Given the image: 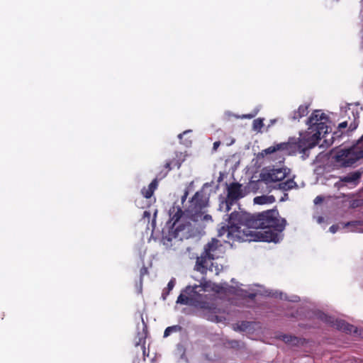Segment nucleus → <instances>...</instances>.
I'll return each instance as SVG.
<instances>
[{
	"mask_svg": "<svg viewBox=\"0 0 363 363\" xmlns=\"http://www.w3.org/2000/svg\"><path fill=\"white\" fill-rule=\"evenodd\" d=\"M218 229V236H225L226 242L245 241L250 240L251 228L269 229L262 234L266 242H277L279 240V233L286 227V220L280 217L277 208L264 211L261 213L251 214L245 211H234L226 219Z\"/></svg>",
	"mask_w": 363,
	"mask_h": 363,
	"instance_id": "f257e3e1",
	"label": "nucleus"
},
{
	"mask_svg": "<svg viewBox=\"0 0 363 363\" xmlns=\"http://www.w3.org/2000/svg\"><path fill=\"white\" fill-rule=\"evenodd\" d=\"M328 121V116L321 111H314L308 119L309 127L306 133L298 138L297 140H289L287 143H281L275 145L270 146L260 152L264 157L277 152H287L289 154H301L303 160H306L309 156V151L318 144L321 138H324V142L328 145H331L333 139L332 133L328 131L330 127L327 125Z\"/></svg>",
	"mask_w": 363,
	"mask_h": 363,
	"instance_id": "f03ea898",
	"label": "nucleus"
},
{
	"mask_svg": "<svg viewBox=\"0 0 363 363\" xmlns=\"http://www.w3.org/2000/svg\"><path fill=\"white\" fill-rule=\"evenodd\" d=\"M177 298V303L183 305H189L199 308L209 313H216L218 308L216 305L209 301V297L204 294L203 286L195 285L188 286Z\"/></svg>",
	"mask_w": 363,
	"mask_h": 363,
	"instance_id": "7ed1b4c3",
	"label": "nucleus"
},
{
	"mask_svg": "<svg viewBox=\"0 0 363 363\" xmlns=\"http://www.w3.org/2000/svg\"><path fill=\"white\" fill-rule=\"evenodd\" d=\"M222 245L216 238H212L210 242L204 245L203 251L199 257H197L195 270L201 274H206L208 270L218 274L220 271L219 265H214L213 261L220 257Z\"/></svg>",
	"mask_w": 363,
	"mask_h": 363,
	"instance_id": "20e7f679",
	"label": "nucleus"
},
{
	"mask_svg": "<svg viewBox=\"0 0 363 363\" xmlns=\"http://www.w3.org/2000/svg\"><path fill=\"white\" fill-rule=\"evenodd\" d=\"M331 159L338 167H350L363 159V135L349 147L338 148L331 152Z\"/></svg>",
	"mask_w": 363,
	"mask_h": 363,
	"instance_id": "39448f33",
	"label": "nucleus"
},
{
	"mask_svg": "<svg viewBox=\"0 0 363 363\" xmlns=\"http://www.w3.org/2000/svg\"><path fill=\"white\" fill-rule=\"evenodd\" d=\"M189 203L184 210L185 217L188 220L194 222L212 220L211 216L206 213L208 198L203 191H196Z\"/></svg>",
	"mask_w": 363,
	"mask_h": 363,
	"instance_id": "423d86ee",
	"label": "nucleus"
},
{
	"mask_svg": "<svg viewBox=\"0 0 363 363\" xmlns=\"http://www.w3.org/2000/svg\"><path fill=\"white\" fill-rule=\"evenodd\" d=\"M345 112L348 120L339 123L337 130L332 133L330 139H333V142L341 138L344 133L354 130L359 125V114L357 111H354L349 108Z\"/></svg>",
	"mask_w": 363,
	"mask_h": 363,
	"instance_id": "0eeeda50",
	"label": "nucleus"
},
{
	"mask_svg": "<svg viewBox=\"0 0 363 363\" xmlns=\"http://www.w3.org/2000/svg\"><path fill=\"white\" fill-rule=\"evenodd\" d=\"M227 196L225 199L221 201L220 208L225 206V212H228L231 209V206L235 204L239 199L245 196V194L242 189V184L238 182L230 184L227 189Z\"/></svg>",
	"mask_w": 363,
	"mask_h": 363,
	"instance_id": "6e6552de",
	"label": "nucleus"
},
{
	"mask_svg": "<svg viewBox=\"0 0 363 363\" xmlns=\"http://www.w3.org/2000/svg\"><path fill=\"white\" fill-rule=\"evenodd\" d=\"M320 319L325 323L329 324L332 327L338 330L342 331L347 334L357 333V328L343 320L335 319L333 317L323 314L320 316Z\"/></svg>",
	"mask_w": 363,
	"mask_h": 363,
	"instance_id": "1a4fd4ad",
	"label": "nucleus"
},
{
	"mask_svg": "<svg viewBox=\"0 0 363 363\" xmlns=\"http://www.w3.org/2000/svg\"><path fill=\"white\" fill-rule=\"evenodd\" d=\"M289 172L290 170L288 168H272L264 171L261 177L266 183L277 182L284 179Z\"/></svg>",
	"mask_w": 363,
	"mask_h": 363,
	"instance_id": "9d476101",
	"label": "nucleus"
},
{
	"mask_svg": "<svg viewBox=\"0 0 363 363\" xmlns=\"http://www.w3.org/2000/svg\"><path fill=\"white\" fill-rule=\"evenodd\" d=\"M169 220L168 221L167 224H169L172 228L175 227L176 224L180 220L181 218H183L184 219L188 220L185 217L184 211H183L179 206L174 205L172 206L169 210Z\"/></svg>",
	"mask_w": 363,
	"mask_h": 363,
	"instance_id": "9b49d317",
	"label": "nucleus"
},
{
	"mask_svg": "<svg viewBox=\"0 0 363 363\" xmlns=\"http://www.w3.org/2000/svg\"><path fill=\"white\" fill-rule=\"evenodd\" d=\"M157 185L158 181L157 178H156L152 181V182L149 184V186L147 188L144 187L142 189L141 193L143 196L146 199H150L153 195L154 191L157 187Z\"/></svg>",
	"mask_w": 363,
	"mask_h": 363,
	"instance_id": "f8f14e48",
	"label": "nucleus"
},
{
	"mask_svg": "<svg viewBox=\"0 0 363 363\" xmlns=\"http://www.w3.org/2000/svg\"><path fill=\"white\" fill-rule=\"evenodd\" d=\"M281 340L286 344L298 346L299 345H303V340L299 338L298 337L291 335H283L281 336Z\"/></svg>",
	"mask_w": 363,
	"mask_h": 363,
	"instance_id": "ddd939ff",
	"label": "nucleus"
},
{
	"mask_svg": "<svg viewBox=\"0 0 363 363\" xmlns=\"http://www.w3.org/2000/svg\"><path fill=\"white\" fill-rule=\"evenodd\" d=\"M308 113V105H301L296 111L293 112L292 120H299Z\"/></svg>",
	"mask_w": 363,
	"mask_h": 363,
	"instance_id": "4468645a",
	"label": "nucleus"
},
{
	"mask_svg": "<svg viewBox=\"0 0 363 363\" xmlns=\"http://www.w3.org/2000/svg\"><path fill=\"white\" fill-rule=\"evenodd\" d=\"M361 177L359 172H354L340 178V181L344 183H356Z\"/></svg>",
	"mask_w": 363,
	"mask_h": 363,
	"instance_id": "2eb2a0df",
	"label": "nucleus"
},
{
	"mask_svg": "<svg viewBox=\"0 0 363 363\" xmlns=\"http://www.w3.org/2000/svg\"><path fill=\"white\" fill-rule=\"evenodd\" d=\"M146 337H147V332L145 331V329L144 328L143 333H138V336L136 337L137 340H135V346H140L141 348L143 350V352H145V343H146Z\"/></svg>",
	"mask_w": 363,
	"mask_h": 363,
	"instance_id": "dca6fc26",
	"label": "nucleus"
},
{
	"mask_svg": "<svg viewBox=\"0 0 363 363\" xmlns=\"http://www.w3.org/2000/svg\"><path fill=\"white\" fill-rule=\"evenodd\" d=\"M279 189L284 191H289L297 186L296 183L294 182V179L289 178L286 179L285 182H280L279 184Z\"/></svg>",
	"mask_w": 363,
	"mask_h": 363,
	"instance_id": "f3484780",
	"label": "nucleus"
},
{
	"mask_svg": "<svg viewBox=\"0 0 363 363\" xmlns=\"http://www.w3.org/2000/svg\"><path fill=\"white\" fill-rule=\"evenodd\" d=\"M275 201V199L273 196H256L254 199V203L256 204H266V203H272Z\"/></svg>",
	"mask_w": 363,
	"mask_h": 363,
	"instance_id": "a211bd4d",
	"label": "nucleus"
},
{
	"mask_svg": "<svg viewBox=\"0 0 363 363\" xmlns=\"http://www.w3.org/2000/svg\"><path fill=\"white\" fill-rule=\"evenodd\" d=\"M182 153H176V157L173 159L170 160L169 162L172 163L173 168H177L179 169L182 163L184 161V159H181Z\"/></svg>",
	"mask_w": 363,
	"mask_h": 363,
	"instance_id": "6ab92c4d",
	"label": "nucleus"
},
{
	"mask_svg": "<svg viewBox=\"0 0 363 363\" xmlns=\"http://www.w3.org/2000/svg\"><path fill=\"white\" fill-rule=\"evenodd\" d=\"M172 163L169 162V160L167 161L164 167L165 169V172L164 173H162V172H161L158 175H157V178H159L160 179L164 178V177L167 176V174H168V172L172 170L173 168L172 167Z\"/></svg>",
	"mask_w": 363,
	"mask_h": 363,
	"instance_id": "aec40b11",
	"label": "nucleus"
},
{
	"mask_svg": "<svg viewBox=\"0 0 363 363\" xmlns=\"http://www.w3.org/2000/svg\"><path fill=\"white\" fill-rule=\"evenodd\" d=\"M181 327L178 325L167 327L164 332V337H167L173 332H177L180 330Z\"/></svg>",
	"mask_w": 363,
	"mask_h": 363,
	"instance_id": "412c9836",
	"label": "nucleus"
},
{
	"mask_svg": "<svg viewBox=\"0 0 363 363\" xmlns=\"http://www.w3.org/2000/svg\"><path fill=\"white\" fill-rule=\"evenodd\" d=\"M253 129L255 130H259L264 125L263 119L257 118L253 121Z\"/></svg>",
	"mask_w": 363,
	"mask_h": 363,
	"instance_id": "4be33fe9",
	"label": "nucleus"
},
{
	"mask_svg": "<svg viewBox=\"0 0 363 363\" xmlns=\"http://www.w3.org/2000/svg\"><path fill=\"white\" fill-rule=\"evenodd\" d=\"M324 200V197L323 196H318L314 199V203L315 204H320Z\"/></svg>",
	"mask_w": 363,
	"mask_h": 363,
	"instance_id": "5701e85b",
	"label": "nucleus"
},
{
	"mask_svg": "<svg viewBox=\"0 0 363 363\" xmlns=\"http://www.w3.org/2000/svg\"><path fill=\"white\" fill-rule=\"evenodd\" d=\"M249 326V322H242L241 325L238 327L240 330H245Z\"/></svg>",
	"mask_w": 363,
	"mask_h": 363,
	"instance_id": "b1692460",
	"label": "nucleus"
},
{
	"mask_svg": "<svg viewBox=\"0 0 363 363\" xmlns=\"http://www.w3.org/2000/svg\"><path fill=\"white\" fill-rule=\"evenodd\" d=\"M361 225V222L359 221H350V222H348L345 225L346 226H357V225Z\"/></svg>",
	"mask_w": 363,
	"mask_h": 363,
	"instance_id": "393cba45",
	"label": "nucleus"
},
{
	"mask_svg": "<svg viewBox=\"0 0 363 363\" xmlns=\"http://www.w3.org/2000/svg\"><path fill=\"white\" fill-rule=\"evenodd\" d=\"M150 216H151V214H150V211H145L143 212V218L144 219L147 218V222H149V220H150Z\"/></svg>",
	"mask_w": 363,
	"mask_h": 363,
	"instance_id": "a878e982",
	"label": "nucleus"
},
{
	"mask_svg": "<svg viewBox=\"0 0 363 363\" xmlns=\"http://www.w3.org/2000/svg\"><path fill=\"white\" fill-rule=\"evenodd\" d=\"M174 286V280L172 279L169 281L167 284V289L169 291H171Z\"/></svg>",
	"mask_w": 363,
	"mask_h": 363,
	"instance_id": "bb28decb",
	"label": "nucleus"
},
{
	"mask_svg": "<svg viewBox=\"0 0 363 363\" xmlns=\"http://www.w3.org/2000/svg\"><path fill=\"white\" fill-rule=\"evenodd\" d=\"M190 132H191V130H185V131H184L182 133H180V134H179V135H178V138H179V140H182V138H183V137H184L185 135H186L187 133H190Z\"/></svg>",
	"mask_w": 363,
	"mask_h": 363,
	"instance_id": "cd10ccee",
	"label": "nucleus"
},
{
	"mask_svg": "<svg viewBox=\"0 0 363 363\" xmlns=\"http://www.w3.org/2000/svg\"><path fill=\"white\" fill-rule=\"evenodd\" d=\"M337 230L338 226L336 225H333L332 226L330 227V231L332 232L333 233H336Z\"/></svg>",
	"mask_w": 363,
	"mask_h": 363,
	"instance_id": "c85d7f7f",
	"label": "nucleus"
},
{
	"mask_svg": "<svg viewBox=\"0 0 363 363\" xmlns=\"http://www.w3.org/2000/svg\"><path fill=\"white\" fill-rule=\"evenodd\" d=\"M220 141H216L214 143H213V150L214 151L217 150V149L218 148V147L220 146Z\"/></svg>",
	"mask_w": 363,
	"mask_h": 363,
	"instance_id": "c756f323",
	"label": "nucleus"
},
{
	"mask_svg": "<svg viewBox=\"0 0 363 363\" xmlns=\"http://www.w3.org/2000/svg\"><path fill=\"white\" fill-rule=\"evenodd\" d=\"M147 273V269L145 267H142L140 269V275L143 276Z\"/></svg>",
	"mask_w": 363,
	"mask_h": 363,
	"instance_id": "7c9ffc66",
	"label": "nucleus"
},
{
	"mask_svg": "<svg viewBox=\"0 0 363 363\" xmlns=\"http://www.w3.org/2000/svg\"><path fill=\"white\" fill-rule=\"evenodd\" d=\"M187 195H188V191H185L184 194L182 197V203H184L186 201Z\"/></svg>",
	"mask_w": 363,
	"mask_h": 363,
	"instance_id": "2f4dec72",
	"label": "nucleus"
},
{
	"mask_svg": "<svg viewBox=\"0 0 363 363\" xmlns=\"http://www.w3.org/2000/svg\"><path fill=\"white\" fill-rule=\"evenodd\" d=\"M186 146H189L191 144V140H186L183 143Z\"/></svg>",
	"mask_w": 363,
	"mask_h": 363,
	"instance_id": "473e14b6",
	"label": "nucleus"
},
{
	"mask_svg": "<svg viewBox=\"0 0 363 363\" xmlns=\"http://www.w3.org/2000/svg\"><path fill=\"white\" fill-rule=\"evenodd\" d=\"M255 296V294H250V295L249 296V297H250V298H253Z\"/></svg>",
	"mask_w": 363,
	"mask_h": 363,
	"instance_id": "72a5a7b5",
	"label": "nucleus"
},
{
	"mask_svg": "<svg viewBox=\"0 0 363 363\" xmlns=\"http://www.w3.org/2000/svg\"><path fill=\"white\" fill-rule=\"evenodd\" d=\"M254 116L253 115H249L247 116H245L246 118H252Z\"/></svg>",
	"mask_w": 363,
	"mask_h": 363,
	"instance_id": "f704fd0d",
	"label": "nucleus"
},
{
	"mask_svg": "<svg viewBox=\"0 0 363 363\" xmlns=\"http://www.w3.org/2000/svg\"><path fill=\"white\" fill-rule=\"evenodd\" d=\"M281 160H280L279 162H284V157L283 156H281Z\"/></svg>",
	"mask_w": 363,
	"mask_h": 363,
	"instance_id": "c9c22d12",
	"label": "nucleus"
},
{
	"mask_svg": "<svg viewBox=\"0 0 363 363\" xmlns=\"http://www.w3.org/2000/svg\"><path fill=\"white\" fill-rule=\"evenodd\" d=\"M175 230H181V229H180V226H177V227H176V228H175Z\"/></svg>",
	"mask_w": 363,
	"mask_h": 363,
	"instance_id": "e433bc0d",
	"label": "nucleus"
}]
</instances>
